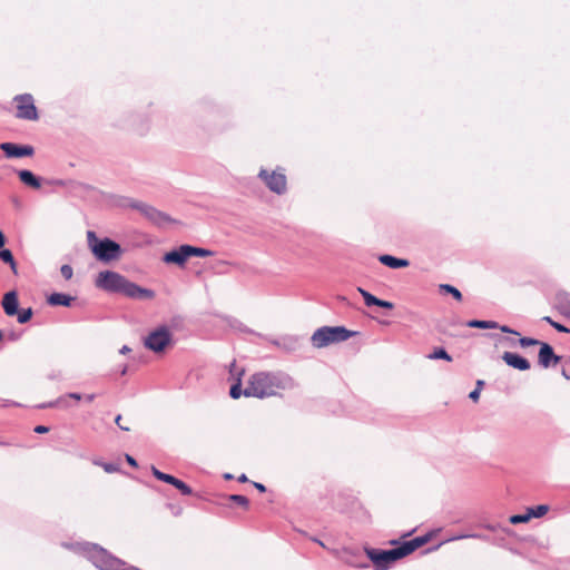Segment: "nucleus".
<instances>
[{"instance_id": "obj_1", "label": "nucleus", "mask_w": 570, "mask_h": 570, "mask_svg": "<svg viewBox=\"0 0 570 570\" xmlns=\"http://www.w3.org/2000/svg\"><path fill=\"white\" fill-rule=\"evenodd\" d=\"M295 385L294 380L286 373L258 372L250 376L244 395L265 399L276 395L279 390H292Z\"/></svg>"}, {"instance_id": "obj_2", "label": "nucleus", "mask_w": 570, "mask_h": 570, "mask_svg": "<svg viewBox=\"0 0 570 570\" xmlns=\"http://www.w3.org/2000/svg\"><path fill=\"white\" fill-rule=\"evenodd\" d=\"M95 285L105 292L121 293L130 298L151 299L155 297L154 291L140 287L121 274L112 271L100 272L96 277Z\"/></svg>"}, {"instance_id": "obj_3", "label": "nucleus", "mask_w": 570, "mask_h": 570, "mask_svg": "<svg viewBox=\"0 0 570 570\" xmlns=\"http://www.w3.org/2000/svg\"><path fill=\"white\" fill-rule=\"evenodd\" d=\"M65 547L87 558L99 570H139L128 566L96 543L76 542L65 544Z\"/></svg>"}, {"instance_id": "obj_4", "label": "nucleus", "mask_w": 570, "mask_h": 570, "mask_svg": "<svg viewBox=\"0 0 570 570\" xmlns=\"http://www.w3.org/2000/svg\"><path fill=\"white\" fill-rule=\"evenodd\" d=\"M87 239L91 252L100 262L109 263L121 256L120 245L109 238L98 239L95 232L88 230Z\"/></svg>"}, {"instance_id": "obj_5", "label": "nucleus", "mask_w": 570, "mask_h": 570, "mask_svg": "<svg viewBox=\"0 0 570 570\" xmlns=\"http://www.w3.org/2000/svg\"><path fill=\"white\" fill-rule=\"evenodd\" d=\"M353 335L354 333L344 326H323L313 333L311 342L314 347L323 348L333 343L347 341Z\"/></svg>"}, {"instance_id": "obj_6", "label": "nucleus", "mask_w": 570, "mask_h": 570, "mask_svg": "<svg viewBox=\"0 0 570 570\" xmlns=\"http://www.w3.org/2000/svg\"><path fill=\"white\" fill-rule=\"evenodd\" d=\"M364 551L367 558L374 563L376 570H387L390 564L405 557L401 546L390 550H379L366 547Z\"/></svg>"}, {"instance_id": "obj_7", "label": "nucleus", "mask_w": 570, "mask_h": 570, "mask_svg": "<svg viewBox=\"0 0 570 570\" xmlns=\"http://www.w3.org/2000/svg\"><path fill=\"white\" fill-rule=\"evenodd\" d=\"M258 178L276 195H284L287 191V178L284 170L281 168L272 171L261 168Z\"/></svg>"}, {"instance_id": "obj_8", "label": "nucleus", "mask_w": 570, "mask_h": 570, "mask_svg": "<svg viewBox=\"0 0 570 570\" xmlns=\"http://www.w3.org/2000/svg\"><path fill=\"white\" fill-rule=\"evenodd\" d=\"M171 338L173 334L170 330L166 325H161L149 332V334L144 338V344L148 350L155 353H160L170 345Z\"/></svg>"}, {"instance_id": "obj_9", "label": "nucleus", "mask_w": 570, "mask_h": 570, "mask_svg": "<svg viewBox=\"0 0 570 570\" xmlns=\"http://www.w3.org/2000/svg\"><path fill=\"white\" fill-rule=\"evenodd\" d=\"M17 102V117L26 120H37L39 118L33 98L30 94L18 95L14 97Z\"/></svg>"}, {"instance_id": "obj_10", "label": "nucleus", "mask_w": 570, "mask_h": 570, "mask_svg": "<svg viewBox=\"0 0 570 570\" xmlns=\"http://www.w3.org/2000/svg\"><path fill=\"white\" fill-rule=\"evenodd\" d=\"M134 207L138 209L147 219H149L151 223L158 226H165L170 222L168 215H166L163 212H159L158 209L148 204L137 203L134 205Z\"/></svg>"}, {"instance_id": "obj_11", "label": "nucleus", "mask_w": 570, "mask_h": 570, "mask_svg": "<svg viewBox=\"0 0 570 570\" xmlns=\"http://www.w3.org/2000/svg\"><path fill=\"white\" fill-rule=\"evenodd\" d=\"M0 148L8 158L30 157L35 154V148L30 145L2 142Z\"/></svg>"}, {"instance_id": "obj_12", "label": "nucleus", "mask_w": 570, "mask_h": 570, "mask_svg": "<svg viewBox=\"0 0 570 570\" xmlns=\"http://www.w3.org/2000/svg\"><path fill=\"white\" fill-rule=\"evenodd\" d=\"M189 257L188 245H181L177 249L166 253L163 261L167 264H177L183 266Z\"/></svg>"}, {"instance_id": "obj_13", "label": "nucleus", "mask_w": 570, "mask_h": 570, "mask_svg": "<svg viewBox=\"0 0 570 570\" xmlns=\"http://www.w3.org/2000/svg\"><path fill=\"white\" fill-rule=\"evenodd\" d=\"M538 358L539 364L544 368L551 365H556L557 363L560 362V356L554 354L553 348L548 343L540 344Z\"/></svg>"}, {"instance_id": "obj_14", "label": "nucleus", "mask_w": 570, "mask_h": 570, "mask_svg": "<svg viewBox=\"0 0 570 570\" xmlns=\"http://www.w3.org/2000/svg\"><path fill=\"white\" fill-rule=\"evenodd\" d=\"M502 360L505 362L507 365L519 371H528L531 366L530 362L527 358L512 352H504L502 354Z\"/></svg>"}, {"instance_id": "obj_15", "label": "nucleus", "mask_w": 570, "mask_h": 570, "mask_svg": "<svg viewBox=\"0 0 570 570\" xmlns=\"http://www.w3.org/2000/svg\"><path fill=\"white\" fill-rule=\"evenodd\" d=\"M344 562L356 569H366L368 563L362 560V556L358 551L352 549L344 550Z\"/></svg>"}, {"instance_id": "obj_16", "label": "nucleus", "mask_w": 570, "mask_h": 570, "mask_svg": "<svg viewBox=\"0 0 570 570\" xmlns=\"http://www.w3.org/2000/svg\"><path fill=\"white\" fill-rule=\"evenodd\" d=\"M554 306L566 317H570V295L564 291H559L554 296Z\"/></svg>"}, {"instance_id": "obj_17", "label": "nucleus", "mask_w": 570, "mask_h": 570, "mask_svg": "<svg viewBox=\"0 0 570 570\" xmlns=\"http://www.w3.org/2000/svg\"><path fill=\"white\" fill-rule=\"evenodd\" d=\"M2 307L8 316H13L18 313V295L14 291L4 294L2 298Z\"/></svg>"}, {"instance_id": "obj_18", "label": "nucleus", "mask_w": 570, "mask_h": 570, "mask_svg": "<svg viewBox=\"0 0 570 570\" xmlns=\"http://www.w3.org/2000/svg\"><path fill=\"white\" fill-rule=\"evenodd\" d=\"M430 540V534L416 537L410 541H405L401 544L404 556H409L420 547L424 546Z\"/></svg>"}, {"instance_id": "obj_19", "label": "nucleus", "mask_w": 570, "mask_h": 570, "mask_svg": "<svg viewBox=\"0 0 570 570\" xmlns=\"http://www.w3.org/2000/svg\"><path fill=\"white\" fill-rule=\"evenodd\" d=\"M81 397H82L81 394L72 392V393H68V394H66L63 396H60V397H58L55 401H51V402H48V403H43V404L39 405V407L40 409L55 407V406L68 407L69 404L67 402V399H72V400H76V401H80Z\"/></svg>"}, {"instance_id": "obj_20", "label": "nucleus", "mask_w": 570, "mask_h": 570, "mask_svg": "<svg viewBox=\"0 0 570 570\" xmlns=\"http://www.w3.org/2000/svg\"><path fill=\"white\" fill-rule=\"evenodd\" d=\"M379 261L390 268H403L410 265L407 259L397 258L392 255H381Z\"/></svg>"}, {"instance_id": "obj_21", "label": "nucleus", "mask_w": 570, "mask_h": 570, "mask_svg": "<svg viewBox=\"0 0 570 570\" xmlns=\"http://www.w3.org/2000/svg\"><path fill=\"white\" fill-rule=\"evenodd\" d=\"M18 176H19L20 180L29 187H32L35 189H39L41 187L40 179L37 176H35L33 173L30 170H27V169L19 170Z\"/></svg>"}, {"instance_id": "obj_22", "label": "nucleus", "mask_w": 570, "mask_h": 570, "mask_svg": "<svg viewBox=\"0 0 570 570\" xmlns=\"http://www.w3.org/2000/svg\"><path fill=\"white\" fill-rule=\"evenodd\" d=\"M75 298L63 294V293H52L48 298L47 302L52 306H70L71 302Z\"/></svg>"}, {"instance_id": "obj_23", "label": "nucleus", "mask_w": 570, "mask_h": 570, "mask_svg": "<svg viewBox=\"0 0 570 570\" xmlns=\"http://www.w3.org/2000/svg\"><path fill=\"white\" fill-rule=\"evenodd\" d=\"M466 325L469 327H474V328H497V327H499V324L497 322L479 321V320L469 321Z\"/></svg>"}, {"instance_id": "obj_24", "label": "nucleus", "mask_w": 570, "mask_h": 570, "mask_svg": "<svg viewBox=\"0 0 570 570\" xmlns=\"http://www.w3.org/2000/svg\"><path fill=\"white\" fill-rule=\"evenodd\" d=\"M151 472H153V475L158 479L159 481H163V482H166V483H169L171 485L176 484V481H177V478L170 475V474H167V473H164L161 471H159L157 468L155 466H151Z\"/></svg>"}, {"instance_id": "obj_25", "label": "nucleus", "mask_w": 570, "mask_h": 570, "mask_svg": "<svg viewBox=\"0 0 570 570\" xmlns=\"http://www.w3.org/2000/svg\"><path fill=\"white\" fill-rule=\"evenodd\" d=\"M0 259L10 265L13 273H17V264L14 262L13 255L11 250L1 248L0 249Z\"/></svg>"}, {"instance_id": "obj_26", "label": "nucleus", "mask_w": 570, "mask_h": 570, "mask_svg": "<svg viewBox=\"0 0 570 570\" xmlns=\"http://www.w3.org/2000/svg\"><path fill=\"white\" fill-rule=\"evenodd\" d=\"M549 511V507L546 504H540L533 508H529L527 510L528 514L531 518H541Z\"/></svg>"}, {"instance_id": "obj_27", "label": "nucleus", "mask_w": 570, "mask_h": 570, "mask_svg": "<svg viewBox=\"0 0 570 570\" xmlns=\"http://www.w3.org/2000/svg\"><path fill=\"white\" fill-rule=\"evenodd\" d=\"M357 292L362 295V297L364 298V302H365V305L366 306H376L377 304V301L379 298L375 297L373 294H371L370 292L365 291L364 288L362 287H357Z\"/></svg>"}, {"instance_id": "obj_28", "label": "nucleus", "mask_w": 570, "mask_h": 570, "mask_svg": "<svg viewBox=\"0 0 570 570\" xmlns=\"http://www.w3.org/2000/svg\"><path fill=\"white\" fill-rule=\"evenodd\" d=\"M428 357L430 360H444L446 362L452 361V356L442 347L434 350V352L431 353Z\"/></svg>"}, {"instance_id": "obj_29", "label": "nucleus", "mask_w": 570, "mask_h": 570, "mask_svg": "<svg viewBox=\"0 0 570 570\" xmlns=\"http://www.w3.org/2000/svg\"><path fill=\"white\" fill-rule=\"evenodd\" d=\"M188 250H189L190 257L191 256L207 257V256H212L213 255V252L209 250V249L202 248V247H195V246H191V245H188Z\"/></svg>"}, {"instance_id": "obj_30", "label": "nucleus", "mask_w": 570, "mask_h": 570, "mask_svg": "<svg viewBox=\"0 0 570 570\" xmlns=\"http://www.w3.org/2000/svg\"><path fill=\"white\" fill-rule=\"evenodd\" d=\"M440 291L444 292V293L451 294L456 301H461L462 299L461 292L456 287H454L452 285L441 284L440 285Z\"/></svg>"}, {"instance_id": "obj_31", "label": "nucleus", "mask_w": 570, "mask_h": 570, "mask_svg": "<svg viewBox=\"0 0 570 570\" xmlns=\"http://www.w3.org/2000/svg\"><path fill=\"white\" fill-rule=\"evenodd\" d=\"M229 500L239 504L240 507H243L245 509H247L248 504H249L248 499L240 494H232V495H229Z\"/></svg>"}, {"instance_id": "obj_32", "label": "nucleus", "mask_w": 570, "mask_h": 570, "mask_svg": "<svg viewBox=\"0 0 570 570\" xmlns=\"http://www.w3.org/2000/svg\"><path fill=\"white\" fill-rule=\"evenodd\" d=\"M229 395L235 400L239 399L242 395H244V390L242 389L239 380L236 384L232 385V387L229 390Z\"/></svg>"}, {"instance_id": "obj_33", "label": "nucleus", "mask_w": 570, "mask_h": 570, "mask_svg": "<svg viewBox=\"0 0 570 570\" xmlns=\"http://www.w3.org/2000/svg\"><path fill=\"white\" fill-rule=\"evenodd\" d=\"M174 487L178 489L184 495H190L193 493L191 488L179 479H177Z\"/></svg>"}, {"instance_id": "obj_34", "label": "nucleus", "mask_w": 570, "mask_h": 570, "mask_svg": "<svg viewBox=\"0 0 570 570\" xmlns=\"http://www.w3.org/2000/svg\"><path fill=\"white\" fill-rule=\"evenodd\" d=\"M509 521L512 524L525 523L530 521V515L528 514V512L524 514H514L510 517Z\"/></svg>"}, {"instance_id": "obj_35", "label": "nucleus", "mask_w": 570, "mask_h": 570, "mask_svg": "<svg viewBox=\"0 0 570 570\" xmlns=\"http://www.w3.org/2000/svg\"><path fill=\"white\" fill-rule=\"evenodd\" d=\"M17 314H18V322L20 324H24V323L29 322L30 318L32 317V309L31 308L22 309L20 313H17Z\"/></svg>"}, {"instance_id": "obj_36", "label": "nucleus", "mask_w": 570, "mask_h": 570, "mask_svg": "<svg viewBox=\"0 0 570 570\" xmlns=\"http://www.w3.org/2000/svg\"><path fill=\"white\" fill-rule=\"evenodd\" d=\"M466 538H474V539H482V540H485V537L482 535V534H479V533H472V534H459V535H454L450 539H448L446 541L450 542V541H455V540H462V539H466Z\"/></svg>"}, {"instance_id": "obj_37", "label": "nucleus", "mask_w": 570, "mask_h": 570, "mask_svg": "<svg viewBox=\"0 0 570 570\" xmlns=\"http://www.w3.org/2000/svg\"><path fill=\"white\" fill-rule=\"evenodd\" d=\"M519 343L522 347L533 346V345H540L542 342L531 338V337H521L519 340Z\"/></svg>"}, {"instance_id": "obj_38", "label": "nucleus", "mask_w": 570, "mask_h": 570, "mask_svg": "<svg viewBox=\"0 0 570 570\" xmlns=\"http://www.w3.org/2000/svg\"><path fill=\"white\" fill-rule=\"evenodd\" d=\"M101 468L107 473H115V472H118L120 470L119 464L112 463V462L104 463V464H101Z\"/></svg>"}, {"instance_id": "obj_39", "label": "nucleus", "mask_w": 570, "mask_h": 570, "mask_svg": "<svg viewBox=\"0 0 570 570\" xmlns=\"http://www.w3.org/2000/svg\"><path fill=\"white\" fill-rule=\"evenodd\" d=\"M60 273L65 279H70L73 275L72 267L70 265H62L60 268Z\"/></svg>"}, {"instance_id": "obj_40", "label": "nucleus", "mask_w": 570, "mask_h": 570, "mask_svg": "<svg viewBox=\"0 0 570 570\" xmlns=\"http://www.w3.org/2000/svg\"><path fill=\"white\" fill-rule=\"evenodd\" d=\"M376 306L382 307V308H387V309H392L394 307L392 302L383 301V299H380V298L377 301Z\"/></svg>"}, {"instance_id": "obj_41", "label": "nucleus", "mask_w": 570, "mask_h": 570, "mask_svg": "<svg viewBox=\"0 0 570 570\" xmlns=\"http://www.w3.org/2000/svg\"><path fill=\"white\" fill-rule=\"evenodd\" d=\"M553 328L557 330L558 332H561V333H569L570 332V328H568L567 326L556 322V324H553Z\"/></svg>"}, {"instance_id": "obj_42", "label": "nucleus", "mask_w": 570, "mask_h": 570, "mask_svg": "<svg viewBox=\"0 0 570 570\" xmlns=\"http://www.w3.org/2000/svg\"><path fill=\"white\" fill-rule=\"evenodd\" d=\"M498 328H500V331H501V332H503V333L519 335V332H517V331H514V330L510 328V327H509V326H507V325H499V327H498Z\"/></svg>"}, {"instance_id": "obj_43", "label": "nucleus", "mask_w": 570, "mask_h": 570, "mask_svg": "<svg viewBox=\"0 0 570 570\" xmlns=\"http://www.w3.org/2000/svg\"><path fill=\"white\" fill-rule=\"evenodd\" d=\"M469 397L476 402L480 397V390L479 389H474L470 394H469Z\"/></svg>"}, {"instance_id": "obj_44", "label": "nucleus", "mask_w": 570, "mask_h": 570, "mask_svg": "<svg viewBox=\"0 0 570 570\" xmlns=\"http://www.w3.org/2000/svg\"><path fill=\"white\" fill-rule=\"evenodd\" d=\"M121 415H117L116 419H115V423L124 431H129V428L128 426H122L121 425Z\"/></svg>"}, {"instance_id": "obj_45", "label": "nucleus", "mask_w": 570, "mask_h": 570, "mask_svg": "<svg viewBox=\"0 0 570 570\" xmlns=\"http://www.w3.org/2000/svg\"><path fill=\"white\" fill-rule=\"evenodd\" d=\"M49 431V428L45 426V425H38L35 428V432L36 433H47Z\"/></svg>"}, {"instance_id": "obj_46", "label": "nucleus", "mask_w": 570, "mask_h": 570, "mask_svg": "<svg viewBox=\"0 0 570 570\" xmlns=\"http://www.w3.org/2000/svg\"><path fill=\"white\" fill-rule=\"evenodd\" d=\"M126 460L131 466H137V461L129 454H126Z\"/></svg>"}, {"instance_id": "obj_47", "label": "nucleus", "mask_w": 570, "mask_h": 570, "mask_svg": "<svg viewBox=\"0 0 570 570\" xmlns=\"http://www.w3.org/2000/svg\"><path fill=\"white\" fill-rule=\"evenodd\" d=\"M254 487H255L259 492H265V491H266L265 485H264V484H262V483L254 482Z\"/></svg>"}, {"instance_id": "obj_48", "label": "nucleus", "mask_w": 570, "mask_h": 570, "mask_svg": "<svg viewBox=\"0 0 570 570\" xmlns=\"http://www.w3.org/2000/svg\"><path fill=\"white\" fill-rule=\"evenodd\" d=\"M11 405H19L18 403L13 402V401H9V400H3L1 406H11Z\"/></svg>"}, {"instance_id": "obj_49", "label": "nucleus", "mask_w": 570, "mask_h": 570, "mask_svg": "<svg viewBox=\"0 0 570 570\" xmlns=\"http://www.w3.org/2000/svg\"><path fill=\"white\" fill-rule=\"evenodd\" d=\"M542 321L547 322L548 324H550L552 327H553V324H556V322L550 317V316H544L542 317Z\"/></svg>"}, {"instance_id": "obj_50", "label": "nucleus", "mask_w": 570, "mask_h": 570, "mask_svg": "<svg viewBox=\"0 0 570 570\" xmlns=\"http://www.w3.org/2000/svg\"><path fill=\"white\" fill-rule=\"evenodd\" d=\"M130 351H131V350H130V347H129V346L124 345V346L119 350V353H120V354H127V353H129Z\"/></svg>"}, {"instance_id": "obj_51", "label": "nucleus", "mask_w": 570, "mask_h": 570, "mask_svg": "<svg viewBox=\"0 0 570 570\" xmlns=\"http://www.w3.org/2000/svg\"><path fill=\"white\" fill-rule=\"evenodd\" d=\"M95 397H96L95 394H88V395H86L85 399H86L87 402H92L95 400Z\"/></svg>"}, {"instance_id": "obj_52", "label": "nucleus", "mask_w": 570, "mask_h": 570, "mask_svg": "<svg viewBox=\"0 0 570 570\" xmlns=\"http://www.w3.org/2000/svg\"><path fill=\"white\" fill-rule=\"evenodd\" d=\"M247 480L248 479H247L246 474H242V475L238 476V481L242 482V483L247 482Z\"/></svg>"}, {"instance_id": "obj_53", "label": "nucleus", "mask_w": 570, "mask_h": 570, "mask_svg": "<svg viewBox=\"0 0 570 570\" xmlns=\"http://www.w3.org/2000/svg\"><path fill=\"white\" fill-rule=\"evenodd\" d=\"M483 384H484V382H483V381H481V380H479V381L476 382V387H475V389H479V390L481 391V389H482Z\"/></svg>"}, {"instance_id": "obj_54", "label": "nucleus", "mask_w": 570, "mask_h": 570, "mask_svg": "<svg viewBox=\"0 0 570 570\" xmlns=\"http://www.w3.org/2000/svg\"><path fill=\"white\" fill-rule=\"evenodd\" d=\"M312 540H313L314 542H316L317 544H320L321 547L325 548V544H324L321 540L315 539V538H313Z\"/></svg>"}, {"instance_id": "obj_55", "label": "nucleus", "mask_w": 570, "mask_h": 570, "mask_svg": "<svg viewBox=\"0 0 570 570\" xmlns=\"http://www.w3.org/2000/svg\"><path fill=\"white\" fill-rule=\"evenodd\" d=\"M104 463H105V462H101V461H99V460H95V461H94V464H95V465H98V466H101V464H104Z\"/></svg>"}, {"instance_id": "obj_56", "label": "nucleus", "mask_w": 570, "mask_h": 570, "mask_svg": "<svg viewBox=\"0 0 570 570\" xmlns=\"http://www.w3.org/2000/svg\"><path fill=\"white\" fill-rule=\"evenodd\" d=\"M224 478H225V479H227V480H230V479H233V475H232L230 473H226V474L224 475Z\"/></svg>"}, {"instance_id": "obj_57", "label": "nucleus", "mask_w": 570, "mask_h": 570, "mask_svg": "<svg viewBox=\"0 0 570 570\" xmlns=\"http://www.w3.org/2000/svg\"><path fill=\"white\" fill-rule=\"evenodd\" d=\"M562 375H563L567 380H570V376L566 373V371H562Z\"/></svg>"}, {"instance_id": "obj_58", "label": "nucleus", "mask_w": 570, "mask_h": 570, "mask_svg": "<svg viewBox=\"0 0 570 570\" xmlns=\"http://www.w3.org/2000/svg\"><path fill=\"white\" fill-rule=\"evenodd\" d=\"M126 372H127V367H124L121 371V374L124 375V374H126Z\"/></svg>"}]
</instances>
